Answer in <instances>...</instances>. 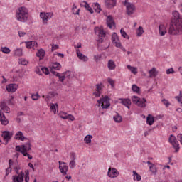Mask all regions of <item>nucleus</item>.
Masks as SVG:
<instances>
[{
  "label": "nucleus",
  "instance_id": "f257e3e1",
  "mask_svg": "<svg viewBox=\"0 0 182 182\" xmlns=\"http://www.w3.org/2000/svg\"><path fill=\"white\" fill-rule=\"evenodd\" d=\"M173 22L169 27L170 35H181L182 33V16L177 11L172 13Z\"/></svg>",
  "mask_w": 182,
  "mask_h": 182
},
{
  "label": "nucleus",
  "instance_id": "f03ea898",
  "mask_svg": "<svg viewBox=\"0 0 182 182\" xmlns=\"http://www.w3.org/2000/svg\"><path fill=\"white\" fill-rule=\"evenodd\" d=\"M15 18L18 22L25 23L29 19V10L25 6H20L16 10Z\"/></svg>",
  "mask_w": 182,
  "mask_h": 182
},
{
  "label": "nucleus",
  "instance_id": "7ed1b4c3",
  "mask_svg": "<svg viewBox=\"0 0 182 182\" xmlns=\"http://www.w3.org/2000/svg\"><path fill=\"white\" fill-rule=\"evenodd\" d=\"M25 177V181L29 182V171H26V175L23 172H21L18 176H13V182H23V178Z\"/></svg>",
  "mask_w": 182,
  "mask_h": 182
},
{
  "label": "nucleus",
  "instance_id": "20e7f679",
  "mask_svg": "<svg viewBox=\"0 0 182 182\" xmlns=\"http://www.w3.org/2000/svg\"><path fill=\"white\" fill-rule=\"evenodd\" d=\"M97 102L98 103V106H100L101 105L102 109H109V107H110V98L107 95L100 98Z\"/></svg>",
  "mask_w": 182,
  "mask_h": 182
},
{
  "label": "nucleus",
  "instance_id": "39448f33",
  "mask_svg": "<svg viewBox=\"0 0 182 182\" xmlns=\"http://www.w3.org/2000/svg\"><path fill=\"white\" fill-rule=\"evenodd\" d=\"M168 141L171 143V144H172L173 149H175V152L178 153V151L180 150V144H178V141H177L176 136L173 134L170 135Z\"/></svg>",
  "mask_w": 182,
  "mask_h": 182
},
{
  "label": "nucleus",
  "instance_id": "423d86ee",
  "mask_svg": "<svg viewBox=\"0 0 182 182\" xmlns=\"http://www.w3.org/2000/svg\"><path fill=\"white\" fill-rule=\"evenodd\" d=\"M124 5L127 8V15H133V14H134V11H136V6L129 2V0H125Z\"/></svg>",
  "mask_w": 182,
  "mask_h": 182
},
{
  "label": "nucleus",
  "instance_id": "0eeeda50",
  "mask_svg": "<svg viewBox=\"0 0 182 182\" xmlns=\"http://www.w3.org/2000/svg\"><path fill=\"white\" fill-rule=\"evenodd\" d=\"M95 92H93L94 96H95V97H100V95L102 94V90L103 89V87H105V85H103V83L100 82L99 84H97L95 85Z\"/></svg>",
  "mask_w": 182,
  "mask_h": 182
},
{
  "label": "nucleus",
  "instance_id": "6e6552de",
  "mask_svg": "<svg viewBox=\"0 0 182 182\" xmlns=\"http://www.w3.org/2000/svg\"><path fill=\"white\" fill-rule=\"evenodd\" d=\"M58 163L60 173H62L63 176H66L69 166H68V165H66V163L65 162L59 161Z\"/></svg>",
  "mask_w": 182,
  "mask_h": 182
},
{
  "label": "nucleus",
  "instance_id": "1a4fd4ad",
  "mask_svg": "<svg viewBox=\"0 0 182 182\" xmlns=\"http://www.w3.org/2000/svg\"><path fill=\"white\" fill-rule=\"evenodd\" d=\"M0 108L4 113H11V108L8 107V103L6 102V100H3L0 103Z\"/></svg>",
  "mask_w": 182,
  "mask_h": 182
},
{
  "label": "nucleus",
  "instance_id": "9d476101",
  "mask_svg": "<svg viewBox=\"0 0 182 182\" xmlns=\"http://www.w3.org/2000/svg\"><path fill=\"white\" fill-rule=\"evenodd\" d=\"M40 17L43 20V23H48L49 18H52V14L50 13L41 12Z\"/></svg>",
  "mask_w": 182,
  "mask_h": 182
},
{
  "label": "nucleus",
  "instance_id": "9b49d317",
  "mask_svg": "<svg viewBox=\"0 0 182 182\" xmlns=\"http://www.w3.org/2000/svg\"><path fill=\"white\" fill-rule=\"evenodd\" d=\"M70 158L71 159L69 163L70 168L73 169L76 166V162L75 161V160H76V154H75L74 152L71 153L70 154Z\"/></svg>",
  "mask_w": 182,
  "mask_h": 182
},
{
  "label": "nucleus",
  "instance_id": "f8f14e48",
  "mask_svg": "<svg viewBox=\"0 0 182 182\" xmlns=\"http://www.w3.org/2000/svg\"><path fill=\"white\" fill-rule=\"evenodd\" d=\"M112 42L114 43L116 48L120 47V40H119V36L117 33H113L112 35Z\"/></svg>",
  "mask_w": 182,
  "mask_h": 182
},
{
  "label": "nucleus",
  "instance_id": "ddd939ff",
  "mask_svg": "<svg viewBox=\"0 0 182 182\" xmlns=\"http://www.w3.org/2000/svg\"><path fill=\"white\" fill-rule=\"evenodd\" d=\"M107 25L109 29H112V28H116V23H114V20H113V17H112V16H107Z\"/></svg>",
  "mask_w": 182,
  "mask_h": 182
},
{
  "label": "nucleus",
  "instance_id": "4468645a",
  "mask_svg": "<svg viewBox=\"0 0 182 182\" xmlns=\"http://www.w3.org/2000/svg\"><path fill=\"white\" fill-rule=\"evenodd\" d=\"M119 176V171L117 169L112 168V170H108V177L111 178H114V177H117Z\"/></svg>",
  "mask_w": 182,
  "mask_h": 182
},
{
  "label": "nucleus",
  "instance_id": "2eb2a0df",
  "mask_svg": "<svg viewBox=\"0 0 182 182\" xmlns=\"http://www.w3.org/2000/svg\"><path fill=\"white\" fill-rule=\"evenodd\" d=\"M95 33L97 36H99V38H105V36H106V33H105L103 29L99 27L95 28Z\"/></svg>",
  "mask_w": 182,
  "mask_h": 182
},
{
  "label": "nucleus",
  "instance_id": "dca6fc26",
  "mask_svg": "<svg viewBox=\"0 0 182 182\" xmlns=\"http://www.w3.org/2000/svg\"><path fill=\"white\" fill-rule=\"evenodd\" d=\"M16 151H18L21 154H23V156H25L28 153V146L26 145H21L20 146H16Z\"/></svg>",
  "mask_w": 182,
  "mask_h": 182
},
{
  "label": "nucleus",
  "instance_id": "f3484780",
  "mask_svg": "<svg viewBox=\"0 0 182 182\" xmlns=\"http://www.w3.org/2000/svg\"><path fill=\"white\" fill-rule=\"evenodd\" d=\"M119 100L120 101V103L123 105L124 106L127 107V109H130V105H132V101L129 98H119Z\"/></svg>",
  "mask_w": 182,
  "mask_h": 182
},
{
  "label": "nucleus",
  "instance_id": "a211bd4d",
  "mask_svg": "<svg viewBox=\"0 0 182 182\" xmlns=\"http://www.w3.org/2000/svg\"><path fill=\"white\" fill-rule=\"evenodd\" d=\"M159 33L161 36H164L167 33V28L164 24H160L159 26Z\"/></svg>",
  "mask_w": 182,
  "mask_h": 182
},
{
  "label": "nucleus",
  "instance_id": "6ab92c4d",
  "mask_svg": "<svg viewBox=\"0 0 182 182\" xmlns=\"http://www.w3.org/2000/svg\"><path fill=\"white\" fill-rule=\"evenodd\" d=\"M0 122L1 124H4V126H6V124L9 123V121L6 119V117H5V114H3L1 109H0Z\"/></svg>",
  "mask_w": 182,
  "mask_h": 182
},
{
  "label": "nucleus",
  "instance_id": "aec40b11",
  "mask_svg": "<svg viewBox=\"0 0 182 182\" xmlns=\"http://www.w3.org/2000/svg\"><path fill=\"white\" fill-rule=\"evenodd\" d=\"M18 89V87L15 84H9L6 86L7 92H10L11 93H15Z\"/></svg>",
  "mask_w": 182,
  "mask_h": 182
},
{
  "label": "nucleus",
  "instance_id": "412c9836",
  "mask_svg": "<svg viewBox=\"0 0 182 182\" xmlns=\"http://www.w3.org/2000/svg\"><path fill=\"white\" fill-rule=\"evenodd\" d=\"M77 56L78 59H80V60H82V62H87V60H89V58L82 54V53H80V50H77Z\"/></svg>",
  "mask_w": 182,
  "mask_h": 182
},
{
  "label": "nucleus",
  "instance_id": "4be33fe9",
  "mask_svg": "<svg viewBox=\"0 0 182 182\" xmlns=\"http://www.w3.org/2000/svg\"><path fill=\"white\" fill-rule=\"evenodd\" d=\"M62 68V65H60V63L55 62V63H53L50 65V69H52L53 70V69H55V70H60V69Z\"/></svg>",
  "mask_w": 182,
  "mask_h": 182
},
{
  "label": "nucleus",
  "instance_id": "5701e85b",
  "mask_svg": "<svg viewBox=\"0 0 182 182\" xmlns=\"http://www.w3.org/2000/svg\"><path fill=\"white\" fill-rule=\"evenodd\" d=\"M107 68L109 70H114L116 69V63L113 60H108Z\"/></svg>",
  "mask_w": 182,
  "mask_h": 182
},
{
  "label": "nucleus",
  "instance_id": "b1692460",
  "mask_svg": "<svg viewBox=\"0 0 182 182\" xmlns=\"http://www.w3.org/2000/svg\"><path fill=\"white\" fill-rule=\"evenodd\" d=\"M146 102H147V100H146V98H139V100L136 102V105H138L139 107H146V106H147L146 105Z\"/></svg>",
  "mask_w": 182,
  "mask_h": 182
},
{
  "label": "nucleus",
  "instance_id": "393cba45",
  "mask_svg": "<svg viewBox=\"0 0 182 182\" xmlns=\"http://www.w3.org/2000/svg\"><path fill=\"white\" fill-rule=\"evenodd\" d=\"M105 5L107 8L116 6V0H105Z\"/></svg>",
  "mask_w": 182,
  "mask_h": 182
},
{
  "label": "nucleus",
  "instance_id": "a878e982",
  "mask_svg": "<svg viewBox=\"0 0 182 182\" xmlns=\"http://www.w3.org/2000/svg\"><path fill=\"white\" fill-rule=\"evenodd\" d=\"M63 74H64V77L67 79L68 82H69V80L70 79H73V72L72 71H66V72H64Z\"/></svg>",
  "mask_w": 182,
  "mask_h": 182
},
{
  "label": "nucleus",
  "instance_id": "bb28decb",
  "mask_svg": "<svg viewBox=\"0 0 182 182\" xmlns=\"http://www.w3.org/2000/svg\"><path fill=\"white\" fill-rule=\"evenodd\" d=\"M15 139L16 140H21V141H23V140H25V139H26L24 136L23 134L22 133V132L18 131L16 135H15Z\"/></svg>",
  "mask_w": 182,
  "mask_h": 182
},
{
  "label": "nucleus",
  "instance_id": "cd10ccee",
  "mask_svg": "<svg viewBox=\"0 0 182 182\" xmlns=\"http://www.w3.org/2000/svg\"><path fill=\"white\" fill-rule=\"evenodd\" d=\"M115 123H122L123 118L121 117L120 114L116 112V114L113 117Z\"/></svg>",
  "mask_w": 182,
  "mask_h": 182
},
{
  "label": "nucleus",
  "instance_id": "c85d7f7f",
  "mask_svg": "<svg viewBox=\"0 0 182 182\" xmlns=\"http://www.w3.org/2000/svg\"><path fill=\"white\" fill-rule=\"evenodd\" d=\"M4 140H11V133L9 131H4L1 134Z\"/></svg>",
  "mask_w": 182,
  "mask_h": 182
},
{
  "label": "nucleus",
  "instance_id": "c756f323",
  "mask_svg": "<svg viewBox=\"0 0 182 182\" xmlns=\"http://www.w3.org/2000/svg\"><path fill=\"white\" fill-rule=\"evenodd\" d=\"M149 77H156L157 75H159V72L156 69V68H153L151 70H149Z\"/></svg>",
  "mask_w": 182,
  "mask_h": 182
},
{
  "label": "nucleus",
  "instance_id": "7c9ffc66",
  "mask_svg": "<svg viewBox=\"0 0 182 182\" xmlns=\"http://www.w3.org/2000/svg\"><path fill=\"white\" fill-rule=\"evenodd\" d=\"M36 56L38 58H40V60L43 59V58H45V50L43 49L38 50L36 53Z\"/></svg>",
  "mask_w": 182,
  "mask_h": 182
},
{
  "label": "nucleus",
  "instance_id": "2f4dec72",
  "mask_svg": "<svg viewBox=\"0 0 182 182\" xmlns=\"http://www.w3.org/2000/svg\"><path fill=\"white\" fill-rule=\"evenodd\" d=\"M146 123L149 126H152L153 123H154V117H153V116H151V114L148 115V117H146Z\"/></svg>",
  "mask_w": 182,
  "mask_h": 182
},
{
  "label": "nucleus",
  "instance_id": "473e14b6",
  "mask_svg": "<svg viewBox=\"0 0 182 182\" xmlns=\"http://www.w3.org/2000/svg\"><path fill=\"white\" fill-rule=\"evenodd\" d=\"M133 177H134V180L136 181H140L141 180V176L137 173V172L136 171H133Z\"/></svg>",
  "mask_w": 182,
  "mask_h": 182
},
{
  "label": "nucleus",
  "instance_id": "72a5a7b5",
  "mask_svg": "<svg viewBox=\"0 0 182 182\" xmlns=\"http://www.w3.org/2000/svg\"><path fill=\"white\" fill-rule=\"evenodd\" d=\"M149 170L152 172V174H154V176H156V174H157V168L156 167L155 164H151V166H149Z\"/></svg>",
  "mask_w": 182,
  "mask_h": 182
},
{
  "label": "nucleus",
  "instance_id": "f704fd0d",
  "mask_svg": "<svg viewBox=\"0 0 182 182\" xmlns=\"http://www.w3.org/2000/svg\"><path fill=\"white\" fill-rule=\"evenodd\" d=\"M94 9L97 14H100L102 11V8L100 7V4H99V3L94 4Z\"/></svg>",
  "mask_w": 182,
  "mask_h": 182
},
{
  "label": "nucleus",
  "instance_id": "c9c22d12",
  "mask_svg": "<svg viewBox=\"0 0 182 182\" xmlns=\"http://www.w3.org/2000/svg\"><path fill=\"white\" fill-rule=\"evenodd\" d=\"M92 139H93V136L87 135L84 139V141H85L86 144H90V143H92Z\"/></svg>",
  "mask_w": 182,
  "mask_h": 182
},
{
  "label": "nucleus",
  "instance_id": "e433bc0d",
  "mask_svg": "<svg viewBox=\"0 0 182 182\" xmlns=\"http://www.w3.org/2000/svg\"><path fill=\"white\" fill-rule=\"evenodd\" d=\"M84 4V6L85 8V9H87V11H90V14H93V9L90 7V6H89V4H87V2L86 1H83Z\"/></svg>",
  "mask_w": 182,
  "mask_h": 182
},
{
  "label": "nucleus",
  "instance_id": "4c0bfd02",
  "mask_svg": "<svg viewBox=\"0 0 182 182\" xmlns=\"http://www.w3.org/2000/svg\"><path fill=\"white\" fill-rule=\"evenodd\" d=\"M127 69L132 72L134 75H137V68L132 67V65H127Z\"/></svg>",
  "mask_w": 182,
  "mask_h": 182
},
{
  "label": "nucleus",
  "instance_id": "58836bf2",
  "mask_svg": "<svg viewBox=\"0 0 182 182\" xmlns=\"http://www.w3.org/2000/svg\"><path fill=\"white\" fill-rule=\"evenodd\" d=\"M14 55H15V56H18V57L22 56V55H23V52H22V48H16L14 50Z\"/></svg>",
  "mask_w": 182,
  "mask_h": 182
},
{
  "label": "nucleus",
  "instance_id": "ea45409f",
  "mask_svg": "<svg viewBox=\"0 0 182 182\" xmlns=\"http://www.w3.org/2000/svg\"><path fill=\"white\" fill-rule=\"evenodd\" d=\"M144 33V30L141 26H139L138 29L136 30V36L140 37L141 35Z\"/></svg>",
  "mask_w": 182,
  "mask_h": 182
},
{
  "label": "nucleus",
  "instance_id": "a19ab883",
  "mask_svg": "<svg viewBox=\"0 0 182 182\" xmlns=\"http://www.w3.org/2000/svg\"><path fill=\"white\" fill-rule=\"evenodd\" d=\"M58 105L57 104H53V103H50V109L52 112H53V113H56V109H58Z\"/></svg>",
  "mask_w": 182,
  "mask_h": 182
},
{
  "label": "nucleus",
  "instance_id": "79ce46f5",
  "mask_svg": "<svg viewBox=\"0 0 182 182\" xmlns=\"http://www.w3.org/2000/svg\"><path fill=\"white\" fill-rule=\"evenodd\" d=\"M1 51L3 52V53H6V55H9V53H11V49L8 47H1Z\"/></svg>",
  "mask_w": 182,
  "mask_h": 182
},
{
  "label": "nucleus",
  "instance_id": "37998d69",
  "mask_svg": "<svg viewBox=\"0 0 182 182\" xmlns=\"http://www.w3.org/2000/svg\"><path fill=\"white\" fill-rule=\"evenodd\" d=\"M80 9H77V6L76 5H73V7L72 9V12L74 15H79Z\"/></svg>",
  "mask_w": 182,
  "mask_h": 182
},
{
  "label": "nucleus",
  "instance_id": "c03bdc74",
  "mask_svg": "<svg viewBox=\"0 0 182 182\" xmlns=\"http://www.w3.org/2000/svg\"><path fill=\"white\" fill-rule=\"evenodd\" d=\"M120 33H121V36H122V38H124L125 39H129V35H127V33H126V31H124V29L122 28L120 30Z\"/></svg>",
  "mask_w": 182,
  "mask_h": 182
},
{
  "label": "nucleus",
  "instance_id": "a18cd8bd",
  "mask_svg": "<svg viewBox=\"0 0 182 182\" xmlns=\"http://www.w3.org/2000/svg\"><path fill=\"white\" fill-rule=\"evenodd\" d=\"M132 90L134 91L135 93H139L140 92V87H139L136 84L132 85Z\"/></svg>",
  "mask_w": 182,
  "mask_h": 182
},
{
  "label": "nucleus",
  "instance_id": "49530a36",
  "mask_svg": "<svg viewBox=\"0 0 182 182\" xmlns=\"http://www.w3.org/2000/svg\"><path fill=\"white\" fill-rule=\"evenodd\" d=\"M140 100V97L134 95L132 97V100L133 102V103H134V105H137V102H139V100Z\"/></svg>",
  "mask_w": 182,
  "mask_h": 182
},
{
  "label": "nucleus",
  "instance_id": "de8ad7c7",
  "mask_svg": "<svg viewBox=\"0 0 182 182\" xmlns=\"http://www.w3.org/2000/svg\"><path fill=\"white\" fill-rule=\"evenodd\" d=\"M57 77H58V82H61L62 83H63V82H65V75L63 73L62 75L59 74V76H57Z\"/></svg>",
  "mask_w": 182,
  "mask_h": 182
},
{
  "label": "nucleus",
  "instance_id": "09e8293b",
  "mask_svg": "<svg viewBox=\"0 0 182 182\" xmlns=\"http://www.w3.org/2000/svg\"><path fill=\"white\" fill-rule=\"evenodd\" d=\"M19 63L20 65H23V66L28 65V63H29V62L23 58H21L19 60Z\"/></svg>",
  "mask_w": 182,
  "mask_h": 182
},
{
  "label": "nucleus",
  "instance_id": "8fccbe9b",
  "mask_svg": "<svg viewBox=\"0 0 182 182\" xmlns=\"http://www.w3.org/2000/svg\"><path fill=\"white\" fill-rule=\"evenodd\" d=\"M41 71L43 72V73H45V75H49V68H48L43 67V68H41Z\"/></svg>",
  "mask_w": 182,
  "mask_h": 182
},
{
  "label": "nucleus",
  "instance_id": "3c124183",
  "mask_svg": "<svg viewBox=\"0 0 182 182\" xmlns=\"http://www.w3.org/2000/svg\"><path fill=\"white\" fill-rule=\"evenodd\" d=\"M14 170L18 174L19 173V171L21 170V166L20 165H16V166L14 167Z\"/></svg>",
  "mask_w": 182,
  "mask_h": 182
},
{
  "label": "nucleus",
  "instance_id": "603ef678",
  "mask_svg": "<svg viewBox=\"0 0 182 182\" xmlns=\"http://www.w3.org/2000/svg\"><path fill=\"white\" fill-rule=\"evenodd\" d=\"M162 103L166 105V107H168V106H170V102L166 99L162 100Z\"/></svg>",
  "mask_w": 182,
  "mask_h": 182
},
{
  "label": "nucleus",
  "instance_id": "864d4df0",
  "mask_svg": "<svg viewBox=\"0 0 182 182\" xmlns=\"http://www.w3.org/2000/svg\"><path fill=\"white\" fill-rule=\"evenodd\" d=\"M26 46L28 49H32V43L31 41H27L26 42Z\"/></svg>",
  "mask_w": 182,
  "mask_h": 182
},
{
  "label": "nucleus",
  "instance_id": "5fc2aeb1",
  "mask_svg": "<svg viewBox=\"0 0 182 182\" xmlns=\"http://www.w3.org/2000/svg\"><path fill=\"white\" fill-rule=\"evenodd\" d=\"M171 73H174V69L173 68L166 70V75H171Z\"/></svg>",
  "mask_w": 182,
  "mask_h": 182
},
{
  "label": "nucleus",
  "instance_id": "6e6d98bb",
  "mask_svg": "<svg viewBox=\"0 0 182 182\" xmlns=\"http://www.w3.org/2000/svg\"><path fill=\"white\" fill-rule=\"evenodd\" d=\"M41 96H39V94L32 95L31 98L33 100H38Z\"/></svg>",
  "mask_w": 182,
  "mask_h": 182
},
{
  "label": "nucleus",
  "instance_id": "4d7b16f0",
  "mask_svg": "<svg viewBox=\"0 0 182 182\" xmlns=\"http://www.w3.org/2000/svg\"><path fill=\"white\" fill-rule=\"evenodd\" d=\"M108 83H109L112 87H114V81L112 78H108Z\"/></svg>",
  "mask_w": 182,
  "mask_h": 182
},
{
  "label": "nucleus",
  "instance_id": "13d9d810",
  "mask_svg": "<svg viewBox=\"0 0 182 182\" xmlns=\"http://www.w3.org/2000/svg\"><path fill=\"white\" fill-rule=\"evenodd\" d=\"M18 36H19L20 38H23V36H25L26 35V32H23V31H19L18 32Z\"/></svg>",
  "mask_w": 182,
  "mask_h": 182
},
{
  "label": "nucleus",
  "instance_id": "bf43d9fd",
  "mask_svg": "<svg viewBox=\"0 0 182 182\" xmlns=\"http://www.w3.org/2000/svg\"><path fill=\"white\" fill-rule=\"evenodd\" d=\"M100 58H102V56H100V55H95L94 60L95 62H99L100 60Z\"/></svg>",
  "mask_w": 182,
  "mask_h": 182
},
{
  "label": "nucleus",
  "instance_id": "052dcab7",
  "mask_svg": "<svg viewBox=\"0 0 182 182\" xmlns=\"http://www.w3.org/2000/svg\"><path fill=\"white\" fill-rule=\"evenodd\" d=\"M42 68H43L42 66L38 67V68H36V70H35V71H36L38 75H42V74L41 73V70H42Z\"/></svg>",
  "mask_w": 182,
  "mask_h": 182
},
{
  "label": "nucleus",
  "instance_id": "680f3d73",
  "mask_svg": "<svg viewBox=\"0 0 182 182\" xmlns=\"http://www.w3.org/2000/svg\"><path fill=\"white\" fill-rule=\"evenodd\" d=\"M11 171H12V168L11 166H9L6 169V176H8L9 174V173H11Z\"/></svg>",
  "mask_w": 182,
  "mask_h": 182
},
{
  "label": "nucleus",
  "instance_id": "e2e57ef3",
  "mask_svg": "<svg viewBox=\"0 0 182 182\" xmlns=\"http://www.w3.org/2000/svg\"><path fill=\"white\" fill-rule=\"evenodd\" d=\"M175 99H176V100H178V102L181 103V106L182 107V96L181 97L176 96L175 97Z\"/></svg>",
  "mask_w": 182,
  "mask_h": 182
},
{
  "label": "nucleus",
  "instance_id": "0e129e2a",
  "mask_svg": "<svg viewBox=\"0 0 182 182\" xmlns=\"http://www.w3.org/2000/svg\"><path fill=\"white\" fill-rule=\"evenodd\" d=\"M50 70L51 73H53V75H54V76L58 77V76H59V75H60V73H59L52 69H50Z\"/></svg>",
  "mask_w": 182,
  "mask_h": 182
},
{
  "label": "nucleus",
  "instance_id": "69168bd1",
  "mask_svg": "<svg viewBox=\"0 0 182 182\" xmlns=\"http://www.w3.org/2000/svg\"><path fill=\"white\" fill-rule=\"evenodd\" d=\"M56 49H59V45L53 44L52 46V52H53L54 50H56Z\"/></svg>",
  "mask_w": 182,
  "mask_h": 182
},
{
  "label": "nucleus",
  "instance_id": "338daca9",
  "mask_svg": "<svg viewBox=\"0 0 182 182\" xmlns=\"http://www.w3.org/2000/svg\"><path fill=\"white\" fill-rule=\"evenodd\" d=\"M68 120H71V122H73V120H75V117H73L72 114H68Z\"/></svg>",
  "mask_w": 182,
  "mask_h": 182
},
{
  "label": "nucleus",
  "instance_id": "774afa93",
  "mask_svg": "<svg viewBox=\"0 0 182 182\" xmlns=\"http://www.w3.org/2000/svg\"><path fill=\"white\" fill-rule=\"evenodd\" d=\"M151 130H153V129H149L148 131H146V132H144V136H145V137H147V136H149V134H150Z\"/></svg>",
  "mask_w": 182,
  "mask_h": 182
}]
</instances>
